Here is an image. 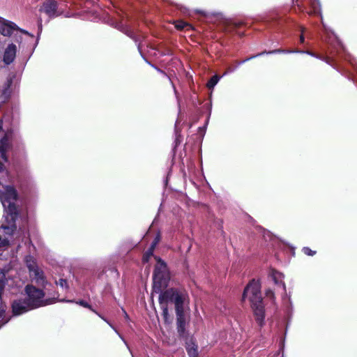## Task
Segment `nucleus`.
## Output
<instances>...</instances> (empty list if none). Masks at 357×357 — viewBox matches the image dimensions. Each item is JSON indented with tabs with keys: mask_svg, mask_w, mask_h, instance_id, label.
<instances>
[{
	"mask_svg": "<svg viewBox=\"0 0 357 357\" xmlns=\"http://www.w3.org/2000/svg\"><path fill=\"white\" fill-rule=\"evenodd\" d=\"M170 280L169 272L166 263L158 259L153 275V291L159 294V303L162 309L165 323L169 324L172 317L169 313L168 304L174 305L175 313L183 312L189 309V296L183 289H167Z\"/></svg>",
	"mask_w": 357,
	"mask_h": 357,
	"instance_id": "1",
	"label": "nucleus"
},
{
	"mask_svg": "<svg viewBox=\"0 0 357 357\" xmlns=\"http://www.w3.org/2000/svg\"><path fill=\"white\" fill-rule=\"evenodd\" d=\"M0 201L4 209V222L0 226V240L6 239L3 246L9 244V239L17 229L16 220L19 217V196L15 188L6 185L0 190Z\"/></svg>",
	"mask_w": 357,
	"mask_h": 357,
	"instance_id": "2",
	"label": "nucleus"
},
{
	"mask_svg": "<svg viewBox=\"0 0 357 357\" xmlns=\"http://www.w3.org/2000/svg\"><path fill=\"white\" fill-rule=\"evenodd\" d=\"M324 40L328 45L326 54L325 56L318 55L309 50H301L298 49H295L294 54H305L321 59L341 72L342 74L347 77L349 80H351L354 82H357V79L355 77L352 73H351L349 70L342 72L340 70H339L335 63L336 56L344 58V59L348 61L351 63L354 70L357 73V65H356L351 59L350 55L346 53L344 47L341 41L337 38L334 33L328 31L326 32V37Z\"/></svg>",
	"mask_w": 357,
	"mask_h": 357,
	"instance_id": "3",
	"label": "nucleus"
},
{
	"mask_svg": "<svg viewBox=\"0 0 357 357\" xmlns=\"http://www.w3.org/2000/svg\"><path fill=\"white\" fill-rule=\"evenodd\" d=\"M248 298L255 317L256 321L261 326L264 321L265 310L261 293V284L259 281L252 280L245 287L242 299Z\"/></svg>",
	"mask_w": 357,
	"mask_h": 357,
	"instance_id": "4",
	"label": "nucleus"
},
{
	"mask_svg": "<svg viewBox=\"0 0 357 357\" xmlns=\"http://www.w3.org/2000/svg\"><path fill=\"white\" fill-rule=\"evenodd\" d=\"M25 299L34 309L54 303L55 298L45 299V292L33 285L27 284L24 287Z\"/></svg>",
	"mask_w": 357,
	"mask_h": 357,
	"instance_id": "5",
	"label": "nucleus"
},
{
	"mask_svg": "<svg viewBox=\"0 0 357 357\" xmlns=\"http://www.w3.org/2000/svg\"><path fill=\"white\" fill-rule=\"evenodd\" d=\"M24 263L29 271L30 278L38 284L43 285L45 283V276L43 271L38 264L37 259L31 255L24 257Z\"/></svg>",
	"mask_w": 357,
	"mask_h": 357,
	"instance_id": "6",
	"label": "nucleus"
},
{
	"mask_svg": "<svg viewBox=\"0 0 357 357\" xmlns=\"http://www.w3.org/2000/svg\"><path fill=\"white\" fill-rule=\"evenodd\" d=\"M15 31H20V33H23L24 34L31 36V34L28 31L22 29H20L13 22H11L10 20L4 19L3 17H0V33L3 36L9 37ZM31 36H33V35H31Z\"/></svg>",
	"mask_w": 357,
	"mask_h": 357,
	"instance_id": "7",
	"label": "nucleus"
},
{
	"mask_svg": "<svg viewBox=\"0 0 357 357\" xmlns=\"http://www.w3.org/2000/svg\"><path fill=\"white\" fill-rule=\"evenodd\" d=\"M13 132L11 130L6 131L0 139V159L5 162H8L7 153L12 147Z\"/></svg>",
	"mask_w": 357,
	"mask_h": 357,
	"instance_id": "8",
	"label": "nucleus"
},
{
	"mask_svg": "<svg viewBox=\"0 0 357 357\" xmlns=\"http://www.w3.org/2000/svg\"><path fill=\"white\" fill-rule=\"evenodd\" d=\"M11 307L14 316H20L33 310L25 298H19L13 300Z\"/></svg>",
	"mask_w": 357,
	"mask_h": 357,
	"instance_id": "9",
	"label": "nucleus"
},
{
	"mask_svg": "<svg viewBox=\"0 0 357 357\" xmlns=\"http://www.w3.org/2000/svg\"><path fill=\"white\" fill-rule=\"evenodd\" d=\"M176 330L180 337H185L187 334L186 327L188 321L185 312L176 313Z\"/></svg>",
	"mask_w": 357,
	"mask_h": 357,
	"instance_id": "10",
	"label": "nucleus"
},
{
	"mask_svg": "<svg viewBox=\"0 0 357 357\" xmlns=\"http://www.w3.org/2000/svg\"><path fill=\"white\" fill-rule=\"evenodd\" d=\"M61 302H65V303H75L77 305H79L80 306H82L84 307L89 309L91 311L96 314L100 318H101L103 321H105L112 329L114 330L116 333H118L116 328L114 327V326L101 314L98 312L89 303L84 300H78L77 301L74 300H66V299H61L60 300Z\"/></svg>",
	"mask_w": 357,
	"mask_h": 357,
	"instance_id": "11",
	"label": "nucleus"
},
{
	"mask_svg": "<svg viewBox=\"0 0 357 357\" xmlns=\"http://www.w3.org/2000/svg\"><path fill=\"white\" fill-rule=\"evenodd\" d=\"M17 53V46L14 43H10L6 47L3 54V62L8 66L11 64L15 57Z\"/></svg>",
	"mask_w": 357,
	"mask_h": 357,
	"instance_id": "12",
	"label": "nucleus"
},
{
	"mask_svg": "<svg viewBox=\"0 0 357 357\" xmlns=\"http://www.w3.org/2000/svg\"><path fill=\"white\" fill-rule=\"evenodd\" d=\"M108 23L111 26H114V28H116L118 30L121 31V32L124 33L126 35H127L130 38L137 41V40L135 38V33L132 31H131L127 26L123 24L121 21L114 19V17H112L111 19H109V21Z\"/></svg>",
	"mask_w": 357,
	"mask_h": 357,
	"instance_id": "13",
	"label": "nucleus"
},
{
	"mask_svg": "<svg viewBox=\"0 0 357 357\" xmlns=\"http://www.w3.org/2000/svg\"><path fill=\"white\" fill-rule=\"evenodd\" d=\"M57 2L55 0H47L43 4L40 10H43L50 17H54L56 15Z\"/></svg>",
	"mask_w": 357,
	"mask_h": 357,
	"instance_id": "14",
	"label": "nucleus"
},
{
	"mask_svg": "<svg viewBox=\"0 0 357 357\" xmlns=\"http://www.w3.org/2000/svg\"><path fill=\"white\" fill-rule=\"evenodd\" d=\"M269 276L271 278L274 283L278 286H281L284 290L286 289L285 284L282 281L284 278L282 273L274 269L270 271Z\"/></svg>",
	"mask_w": 357,
	"mask_h": 357,
	"instance_id": "15",
	"label": "nucleus"
},
{
	"mask_svg": "<svg viewBox=\"0 0 357 357\" xmlns=\"http://www.w3.org/2000/svg\"><path fill=\"white\" fill-rule=\"evenodd\" d=\"M185 348L190 357H198L197 346L193 342H187Z\"/></svg>",
	"mask_w": 357,
	"mask_h": 357,
	"instance_id": "16",
	"label": "nucleus"
},
{
	"mask_svg": "<svg viewBox=\"0 0 357 357\" xmlns=\"http://www.w3.org/2000/svg\"><path fill=\"white\" fill-rule=\"evenodd\" d=\"M143 59L145 60V61L149 64L150 66H151L153 68H154L158 72H159L160 73H162L165 76L167 77L171 84H172V86L173 88V90H174V94H175V96H176V98L177 99V101L179 102V98H178V92H177V90L176 89V86L174 84V83L172 82V81L171 80V79L169 78V77L167 76V75L161 69L158 68L157 66L151 64L146 58H144L143 56H142Z\"/></svg>",
	"mask_w": 357,
	"mask_h": 357,
	"instance_id": "17",
	"label": "nucleus"
},
{
	"mask_svg": "<svg viewBox=\"0 0 357 357\" xmlns=\"http://www.w3.org/2000/svg\"><path fill=\"white\" fill-rule=\"evenodd\" d=\"M175 27L178 30H183V29H192V26L189 23L183 21V20H176L174 22Z\"/></svg>",
	"mask_w": 357,
	"mask_h": 357,
	"instance_id": "18",
	"label": "nucleus"
},
{
	"mask_svg": "<svg viewBox=\"0 0 357 357\" xmlns=\"http://www.w3.org/2000/svg\"><path fill=\"white\" fill-rule=\"evenodd\" d=\"M177 123H178V121H176V124H175V129H174V132H175V139H174V145H173V151H174L176 147L181 144V142H182V137H181V135L177 128Z\"/></svg>",
	"mask_w": 357,
	"mask_h": 357,
	"instance_id": "19",
	"label": "nucleus"
},
{
	"mask_svg": "<svg viewBox=\"0 0 357 357\" xmlns=\"http://www.w3.org/2000/svg\"><path fill=\"white\" fill-rule=\"evenodd\" d=\"M220 78L221 77L218 75L212 76L207 83V87L210 89H213L214 86L218 83Z\"/></svg>",
	"mask_w": 357,
	"mask_h": 357,
	"instance_id": "20",
	"label": "nucleus"
},
{
	"mask_svg": "<svg viewBox=\"0 0 357 357\" xmlns=\"http://www.w3.org/2000/svg\"><path fill=\"white\" fill-rule=\"evenodd\" d=\"M241 25L239 22H227L225 25V30L227 32H232Z\"/></svg>",
	"mask_w": 357,
	"mask_h": 357,
	"instance_id": "21",
	"label": "nucleus"
},
{
	"mask_svg": "<svg viewBox=\"0 0 357 357\" xmlns=\"http://www.w3.org/2000/svg\"><path fill=\"white\" fill-rule=\"evenodd\" d=\"M198 13H201L203 16L206 17H208L211 16L216 17L218 20H222L224 18L222 13H208L206 11H198Z\"/></svg>",
	"mask_w": 357,
	"mask_h": 357,
	"instance_id": "22",
	"label": "nucleus"
},
{
	"mask_svg": "<svg viewBox=\"0 0 357 357\" xmlns=\"http://www.w3.org/2000/svg\"><path fill=\"white\" fill-rule=\"evenodd\" d=\"M271 54H294L295 50H284V49H275L273 50H270V52Z\"/></svg>",
	"mask_w": 357,
	"mask_h": 357,
	"instance_id": "23",
	"label": "nucleus"
},
{
	"mask_svg": "<svg viewBox=\"0 0 357 357\" xmlns=\"http://www.w3.org/2000/svg\"><path fill=\"white\" fill-rule=\"evenodd\" d=\"M55 283L56 285L65 290H67L69 288L68 281L66 279L60 278L59 280H56Z\"/></svg>",
	"mask_w": 357,
	"mask_h": 357,
	"instance_id": "24",
	"label": "nucleus"
},
{
	"mask_svg": "<svg viewBox=\"0 0 357 357\" xmlns=\"http://www.w3.org/2000/svg\"><path fill=\"white\" fill-rule=\"evenodd\" d=\"M154 250L149 248V249L145 252L143 255L142 260L144 263L148 262L150 257L153 256Z\"/></svg>",
	"mask_w": 357,
	"mask_h": 357,
	"instance_id": "25",
	"label": "nucleus"
},
{
	"mask_svg": "<svg viewBox=\"0 0 357 357\" xmlns=\"http://www.w3.org/2000/svg\"><path fill=\"white\" fill-rule=\"evenodd\" d=\"M160 239H161V235H160V232H158L157 234L155 235V238L154 240L153 241V242L151 243V245L149 248H151V249H153L155 250V247L157 246V245L159 243V242L160 241Z\"/></svg>",
	"mask_w": 357,
	"mask_h": 357,
	"instance_id": "26",
	"label": "nucleus"
},
{
	"mask_svg": "<svg viewBox=\"0 0 357 357\" xmlns=\"http://www.w3.org/2000/svg\"><path fill=\"white\" fill-rule=\"evenodd\" d=\"M302 252L307 256H314L316 254V251L311 250L309 247H303Z\"/></svg>",
	"mask_w": 357,
	"mask_h": 357,
	"instance_id": "27",
	"label": "nucleus"
},
{
	"mask_svg": "<svg viewBox=\"0 0 357 357\" xmlns=\"http://www.w3.org/2000/svg\"><path fill=\"white\" fill-rule=\"evenodd\" d=\"M5 310L3 309H0V328L6 324L9 319L6 320L5 321L2 322L3 317L4 316Z\"/></svg>",
	"mask_w": 357,
	"mask_h": 357,
	"instance_id": "28",
	"label": "nucleus"
},
{
	"mask_svg": "<svg viewBox=\"0 0 357 357\" xmlns=\"http://www.w3.org/2000/svg\"><path fill=\"white\" fill-rule=\"evenodd\" d=\"M266 296L271 299L275 298V294H274L273 291L271 289H268L266 291Z\"/></svg>",
	"mask_w": 357,
	"mask_h": 357,
	"instance_id": "29",
	"label": "nucleus"
},
{
	"mask_svg": "<svg viewBox=\"0 0 357 357\" xmlns=\"http://www.w3.org/2000/svg\"><path fill=\"white\" fill-rule=\"evenodd\" d=\"M269 52H270V50H268V51L264 50V51H263L261 52H259V53L257 54V56H258V57H259V56H263V55H271V53H269Z\"/></svg>",
	"mask_w": 357,
	"mask_h": 357,
	"instance_id": "30",
	"label": "nucleus"
},
{
	"mask_svg": "<svg viewBox=\"0 0 357 357\" xmlns=\"http://www.w3.org/2000/svg\"><path fill=\"white\" fill-rule=\"evenodd\" d=\"M299 41H300L301 43H303L304 41H305V37H304V35H303V29H302V33L300 36Z\"/></svg>",
	"mask_w": 357,
	"mask_h": 357,
	"instance_id": "31",
	"label": "nucleus"
},
{
	"mask_svg": "<svg viewBox=\"0 0 357 357\" xmlns=\"http://www.w3.org/2000/svg\"><path fill=\"white\" fill-rule=\"evenodd\" d=\"M236 68H229L227 69V72H226V73H225L223 75H226V74H227V73H230L234 72V71L236 70Z\"/></svg>",
	"mask_w": 357,
	"mask_h": 357,
	"instance_id": "32",
	"label": "nucleus"
},
{
	"mask_svg": "<svg viewBox=\"0 0 357 357\" xmlns=\"http://www.w3.org/2000/svg\"><path fill=\"white\" fill-rule=\"evenodd\" d=\"M257 57H258V56H257V54H254V55L250 56V57L246 58L245 61H250V60H252L253 59H255Z\"/></svg>",
	"mask_w": 357,
	"mask_h": 357,
	"instance_id": "33",
	"label": "nucleus"
},
{
	"mask_svg": "<svg viewBox=\"0 0 357 357\" xmlns=\"http://www.w3.org/2000/svg\"><path fill=\"white\" fill-rule=\"evenodd\" d=\"M29 252H31V246L33 248V250L36 249V248H35L34 245L32 243V242H31L30 240H29Z\"/></svg>",
	"mask_w": 357,
	"mask_h": 357,
	"instance_id": "34",
	"label": "nucleus"
},
{
	"mask_svg": "<svg viewBox=\"0 0 357 357\" xmlns=\"http://www.w3.org/2000/svg\"><path fill=\"white\" fill-rule=\"evenodd\" d=\"M5 169L4 165L0 162V173L3 172Z\"/></svg>",
	"mask_w": 357,
	"mask_h": 357,
	"instance_id": "35",
	"label": "nucleus"
},
{
	"mask_svg": "<svg viewBox=\"0 0 357 357\" xmlns=\"http://www.w3.org/2000/svg\"><path fill=\"white\" fill-rule=\"evenodd\" d=\"M3 130V120L1 119L0 120V132L2 131Z\"/></svg>",
	"mask_w": 357,
	"mask_h": 357,
	"instance_id": "36",
	"label": "nucleus"
},
{
	"mask_svg": "<svg viewBox=\"0 0 357 357\" xmlns=\"http://www.w3.org/2000/svg\"><path fill=\"white\" fill-rule=\"evenodd\" d=\"M247 61H245V59L242 60V61H239V62L238 63V66L242 65V64H243L244 63H245V62H247Z\"/></svg>",
	"mask_w": 357,
	"mask_h": 357,
	"instance_id": "37",
	"label": "nucleus"
},
{
	"mask_svg": "<svg viewBox=\"0 0 357 357\" xmlns=\"http://www.w3.org/2000/svg\"><path fill=\"white\" fill-rule=\"evenodd\" d=\"M5 241H6V239H5V238H3V239H2V240H0V246H3V245H2V243H3V241L5 242Z\"/></svg>",
	"mask_w": 357,
	"mask_h": 357,
	"instance_id": "38",
	"label": "nucleus"
},
{
	"mask_svg": "<svg viewBox=\"0 0 357 357\" xmlns=\"http://www.w3.org/2000/svg\"><path fill=\"white\" fill-rule=\"evenodd\" d=\"M124 313H125V317L126 318H128V314L123 310Z\"/></svg>",
	"mask_w": 357,
	"mask_h": 357,
	"instance_id": "39",
	"label": "nucleus"
},
{
	"mask_svg": "<svg viewBox=\"0 0 357 357\" xmlns=\"http://www.w3.org/2000/svg\"><path fill=\"white\" fill-rule=\"evenodd\" d=\"M289 310H291V311L292 310V303H290V308H289Z\"/></svg>",
	"mask_w": 357,
	"mask_h": 357,
	"instance_id": "40",
	"label": "nucleus"
},
{
	"mask_svg": "<svg viewBox=\"0 0 357 357\" xmlns=\"http://www.w3.org/2000/svg\"><path fill=\"white\" fill-rule=\"evenodd\" d=\"M182 12H183V13L185 14L186 13V9L184 8V9H183V10Z\"/></svg>",
	"mask_w": 357,
	"mask_h": 357,
	"instance_id": "41",
	"label": "nucleus"
},
{
	"mask_svg": "<svg viewBox=\"0 0 357 357\" xmlns=\"http://www.w3.org/2000/svg\"><path fill=\"white\" fill-rule=\"evenodd\" d=\"M119 336H120L121 339H122V340H123V341L126 343V341L124 340V339L123 338V337H121L120 335H119Z\"/></svg>",
	"mask_w": 357,
	"mask_h": 357,
	"instance_id": "42",
	"label": "nucleus"
},
{
	"mask_svg": "<svg viewBox=\"0 0 357 357\" xmlns=\"http://www.w3.org/2000/svg\"><path fill=\"white\" fill-rule=\"evenodd\" d=\"M39 29H40V31H41V29H42L41 24L40 25Z\"/></svg>",
	"mask_w": 357,
	"mask_h": 357,
	"instance_id": "43",
	"label": "nucleus"
},
{
	"mask_svg": "<svg viewBox=\"0 0 357 357\" xmlns=\"http://www.w3.org/2000/svg\"><path fill=\"white\" fill-rule=\"evenodd\" d=\"M125 344H126L127 348H129L128 344H127L126 342Z\"/></svg>",
	"mask_w": 357,
	"mask_h": 357,
	"instance_id": "44",
	"label": "nucleus"
},
{
	"mask_svg": "<svg viewBox=\"0 0 357 357\" xmlns=\"http://www.w3.org/2000/svg\"><path fill=\"white\" fill-rule=\"evenodd\" d=\"M125 344H126L127 348H129L128 344H127L126 342Z\"/></svg>",
	"mask_w": 357,
	"mask_h": 357,
	"instance_id": "45",
	"label": "nucleus"
}]
</instances>
